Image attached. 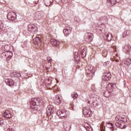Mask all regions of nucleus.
<instances>
[{
    "instance_id": "31",
    "label": "nucleus",
    "mask_w": 131,
    "mask_h": 131,
    "mask_svg": "<svg viewBox=\"0 0 131 131\" xmlns=\"http://www.w3.org/2000/svg\"><path fill=\"white\" fill-rule=\"evenodd\" d=\"M4 123H5L4 120L0 119V126H2V125H3Z\"/></svg>"
},
{
    "instance_id": "5",
    "label": "nucleus",
    "mask_w": 131,
    "mask_h": 131,
    "mask_svg": "<svg viewBox=\"0 0 131 131\" xmlns=\"http://www.w3.org/2000/svg\"><path fill=\"white\" fill-rule=\"evenodd\" d=\"M92 102L94 107L98 106L100 104L101 101L100 100V97L98 96L94 95L92 98Z\"/></svg>"
},
{
    "instance_id": "37",
    "label": "nucleus",
    "mask_w": 131,
    "mask_h": 131,
    "mask_svg": "<svg viewBox=\"0 0 131 131\" xmlns=\"http://www.w3.org/2000/svg\"><path fill=\"white\" fill-rule=\"evenodd\" d=\"M0 103H2V99H0Z\"/></svg>"
},
{
    "instance_id": "6",
    "label": "nucleus",
    "mask_w": 131,
    "mask_h": 131,
    "mask_svg": "<svg viewBox=\"0 0 131 131\" xmlns=\"http://www.w3.org/2000/svg\"><path fill=\"white\" fill-rule=\"evenodd\" d=\"M86 73H87L90 77L93 76V74H95V69H94V66H89L88 69H86Z\"/></svg>"
},
{
    "instance_id": "28",
    "label": "nucleus",
    "mask_w": 131,
    "mask_h": 131,
    "mask_svg": "<svg viewBox=\"0 0 131 131\" xmlns=\"http://www.w3.org/2000/svg\"><path fill=\"white\" fill-rule=\"evenodd\" d=\"M14 76H16V77H19V76H21V74L18 72H15L14 73Z\"/></svg>"
},
{
    "instance_id": "7",
    "label": "nucleus",
    "mask_w": 131,
    "mask_h": 131,
    "mask_svg": "<svg viewBox=\"0 0 131 131\" xmlns=\"http://www.w3.org/2000/svg\"><path fill=\"white\" fill-rule=\"evenodd\" d=\"M83 114L86 117H90L92 116V111L89 107H83Z\"/></svg>"
},
{
    "instance_id": "25",
    "label": "nucleus",
    "mask_w": 131,
    "mask_h": 131,
    "mask_svg": "<svg viewBox=\"0 0 131 131\" xmlns=\"http://www.w3.org/2000/svg\"><path fill=\"white\" fill-rule=\"evenodd\" d=\"M125 65H130L131 64V60L130 58H127L126 60L124 62Z\"/></svg>"
},
{
    "instance_id": "21",
    "label": "nucleus",
    "mask_w": 131,
    "mask_h": 131,
    "mask_svg": "<svg viewBox=\"0 0 131 131\" xmlns=\"http://www.w3.org/2000/svg\"><path fill=\"white\" fill-rule=\"evenodd\" d=\"M54 100L55 104H61V99H60V97H59V96H56L55 98H54Z\"/></svg>"
},
{
    "instance_id": "39",
    "label": "nucleus",
    "mask_w": 131,
    "mask_h": 131,
    "mask_svg": "<svg viewBox=\"0 0 131 131\" xmlns=\"http://www.w3.org/2000/svg\"><path fill=\"white\" fill-rule=\"evenodd\" d=\"M48 2H49V3H50V1H48Z\"/></svg>"
},
{
    "instance_id": "17",
    "label": "nucleus",
    "mask_w": 131,
    "mask_h": 131,
    "mask_svg": "<svg viewBox=\"0 0 131 131\" xmlns=\"http://www.w3.org/2000/svg\"><path fill=\"white\" fill-rule=\"evenodd\" d=\"M50 41L52 46H59L60 45V41L55 39H51Z\"/></svg>"
},
{
    "instance_id": "23",
    "label": "nucleus",
    "mask_w": 131,
    "mask_h": 131,
    "mask_svg": "<svg viewBox=\"0 0 131 131\" xmlns=\"http://www.w3.org/2000/svg\"><path fill=\"white\" fill-rule=\"evenodd\" d=\"M129 34H130V31L127 30L124 32L122 36L123 37H125L126 36L129 35Z\"/></svg>"
},
{
    "instance_id": "26",
    "label": "nucleus",
    "mask_w": 131,
    "mask_h": 131,
    "mask_svg": "<svg viewBox=\"0 0 131 131\" xmlns=\"http://www.w3.org/2000/svg\"><path fill=\"white\" fill-rule=\"evenodd\" d=\"M111 125V126H112V127H111V130H112V131L115 130V129L114 128V127L113 126V124L112 123H110V122L106 123V125Z\"/></svg>"
},
{
    "instance_id": "27",
    "label": "nucleus",
    "mask_w": 131,
    "mask_h": 131,
    "mask_svg": "<svg viewBox=\"0 0 131 131\" xmlns=\"http://www.w3.org/2000/svg\"><path fill=\"white\" fill-rule=\"evenodd\" d=\"M72 97L73 98V99H76V98H77V97H78V94H77V93H74L73 94H72Z\"/></svg>"
},
{
    "instance_id": "11",
    "label": "nucleus",
    "mask_w": 131,
    "mask_h": 131,
    "mask_svg": "<svg viewBox=\"0 0 131 131\" xmlns=\"http://www.w3.org/2000/svg\"><path fill=\"white\" fill-rule=\"evenodd\" d=\"M63 125L66 129H69L70 130V129H71L72 123L69 121H66L63 122Z\"/></svg>"
},
{
    "instance_id": "34",
    "label": "nucleus",
    "mask_w": 131,
    "mask_h": 131,
    "mask_svg": "<svg viewBox=\"0 0 131 131\" xmlns=\"http://www.w3.org/2000/svg\"><path fill=\"white\" fill-rule=\"evenodd\" d=\"M51 5V3H50L49 4H47V3H45V5L47 7H49V6Z\"/></svg>"
},
{
    "instance_id": "13",
    "label": "nucleus",
    "mask_w": 131,
    "mask_h": 131,
    "mask_svg": "<svg viewBox=\"0 0 131 131\" xmlns=\"http://www.w3.org/2000/svg\"><path fill=\"white\" fill-rule=\"evenodd\" d=\"M28 29L29 31L32 32L33 31L34 32H35V31H37V28L35 27V25L32 24H30L28 26Z\"/></svg>"
},
{
    "instance_id": "22",
    "label": "nucleus",
    "mask_w": 131,
    "mask_h": 131,
    "mask_svg": "<svg viewBox=\"0 0 131 131\" xmlns=\"http://www.w3.org/2000/svg\"><path fill=\"white\" fill-rule=\"evenodd\" d=\"M119 2H120V0H107V3L111 4L112 6L115 5L116 3H119Z\"/></svg>"
},
{
    "instance_id": "32",
    "label": "nucleus",
    "mask_w": 131,
    "mask_h": 131,
    "mask_svg": "<svg viewBox=\"0 0 131 131\" xmlns=\"http://www.w3.org/2000/svg\"><path fill=\"white\" fill-rule=\"evenodd\" d=\"M47 61H48V62H52V58L50 57H47Z\"/></svg>"
},
{
    "instance_id": "10",
    "label": "nucleus",
    "mask_w": 131,
    "mask_h": 131,
    "mask_svg": "<svg viewBox=\"0 0 131 131\" xmlns=\"http://www.w3.org/2000/svg\"><path fill=\"white\" fill-rule=\"evenodd\" d=\"M111 78V73L109 72H104L103 73V75L102 76V79L103 80H105L106 81H108Z\"/></svg>"
},
{
    "instance_id": "33",
    "label": "nucleus",
    "mask_w": 131,
    "mask_h": 131,
    "mask_svg": "<svg viewBox=\"0 0 131 131\" xmlns=\"http://www.w3.org/2000/svg\"><path fill=\"white\" fill-rule=\"evenodd\" d=\"M75 59H76V58H78V52L75 53Z\"/></svg>"
},
{
    "instance_id": "8",
    "label": "nucleus",
    "mask_w": 131,
    "mask_h": 131,
    "mask_svg": "<svg viewBox=\"0 0 131 131\" xmlns=\"http://www.w3.org/2000/svg\"><path fill=\"white\" fill-rule=\"evenodd\" d=\"M16 17H17V15L14 12H9L7 14V19L11 21H14L16 19Z\"/></svg>"
},
{
    "instance_id": "18",
    "label": "nucleus",
    "mask_w": 131,
    "mask_h": 131,
    "mask_svg": "<svg viewBox=\"0 0 131 131\" xmlns=\"http://www.w3.org/2000/svg\"><path fill=\"white\" fill-rule=\"evenodd\" d=\"M104 39L106 41H111L112 40V34L111 33H108L105 36Z\"/></svg>"
},
{
    "instance_id": "15",
    "label": "nucleus",
    "mask_w": 131,
    "mask_h": 131,
    "mask_svg": "<svg viewBox=\"0 0 131 131\" xmlns=\"http://www.w3.org/2000/svg\"><path fill=\"white\" fill-rule=\"evenodd\" d=\"M3 116H4L5 118L10 119V118L12 117V115L10 113V111H6L4 113Z\"/></svg>"
},
{
    "instance_id": "20",
    "label": "nucleus",
    "mask_w": 131,
    "mask_h": 131,
    "mask_svg": "<svg viewBox=\"0 0 131 131\" xmlns=\"http://www.w3.org/2000/svg\"><path fill=\"white\" fill-rule=\"evenodd\" d=\"M71 33V30L70 29L65 28L63 29V33L65 36H68L69 34H70Z\"/></svg>"
},
{
    "instance_id": "3",
    "label": "nucleus",
    "mask_w": 131,
    "mask_h": 131,
    "mask_svg": "<svg viewBox=\"0 0 131 131\" xmlns=\"http://www.w3.org/2000/svg\"><path fill=\"white\" fill-rule=\"evenodd\" d=\"M40 102V99H39V98H34L32 99L30 102L31 108L34 110L36 106H38V105H39Z\"/></svg>"
},
{
    "instance_id": "35",
    "label": "nucleus",
    "mask_w": 131,
    "mask_h": 131,
    "mask_svg": "<svg viewBox=\"0 0 131 131\" xmlns=\"http://www.w3.org/2000/svg\"><path fill=\"white\" fill-rule=\"evenodd\" d=\"M88 126H85V125H84V127L86 128V129H89V124H86Z\"/></svg>"
},
{
    "instance_id": "2",
    "label": "nucleus",
    "mask_w": 131,
    "mask_h": 131,
    "mask_svg": "<svg viewBox=\"0 0 131 131\" xmlns=\"http://www.w3.org/2000/svg\"><path fill=\"white\" fill-rule=\"evenodd\" d=\"M112 95H113V88L112 84L109 83L107 85V90L104 92V96L105 98H109V97L112 96Z\"/></svg>"
},
{
    "instance_id": "14",
    "label": "nucleus",
    "mask_w": 131,
    "mask_h": 131,
    "mask_svg": "<svg viewBox=\"0 0 131 131\" xmlns=\"http://www.w3.org/2000/svg\"><path fill=\"white\" fill-rule=\"evenodd\" d=\"M34 43L35 45H37L38 46H40V42H41V40L39 37H36L33 39Z\"/></svg>"
},
{
    "instance_id": "38",
    "label": "nucleus",
    "mask_w": 131,
    "mask_h": 131,
    "mask_svg": "<svg viewBox=\"0 0 131 131\" xmlns=\"http://www.w3.org/2000/svg\"><path fill=\"white\" fill-rule=\"evenodd\" d=\"M118 61H119V60H116V62H118Z\"/></svg>"
},
{
    "instance_id": "36",
    "label": "nucleus",
    "mask_w": 131,
    "mask_h": 131,
    "mask_svg": "<svg viewBox=\"0 0 131 131\" xmlns=\"http://www.w3.org/2000/svg\"><path fill=\"white\" fill-rule=\"evenodd\" d=\"M66 3H70V0H65Z\"/></svg>"
},
{
    "instance_id": "12",
    "label": "nucleus",
    "mask_w": 131,
    "mask_h": 131,
    "mask_svg": "<svg viewBox=\"0 0 131 131\" xmlns=\"http://www.w3.org/2000/svg\"><path fill=\"white\" fill-rule=\"evenodd\" d=\"M5 82L6 83L7 85H9V86H12V85H13L15 83L14 82V80L12 79H6L5 80Z\"/></svg>"
},
{
    "instance_id": "30",
    "label": "nucleus",
    "mask_w": 131,
    "mask_h": 131,
    "mask_svg": "<svg viewBox=\"0 0 131 131\" xmlns=\"http://www.w3.org/2000/svg\"><path fill=\"white\" fill-rule=\"evenodd\" d=\"M109 63H110L109 61H105V62H104L103 66L105 67H106V66H108V65H109Z\"/></svg>"
},
{
    "instance_id": "24",
    "label": "nucleus",
    "mask_w": 131,
    "mask_h": 131,
    "mask_svg": "<svg viewBox=\"0 0 131 131\" xmlns=\"http://www.w3.org/2000/svg\"><path fill=\"white\" fill-rule=\"evenodd\" d=\"M85 48L84 47H81V49L80 50L81 54L82 56H85L86 55V53L85 52Z\"/></svg>"
},
{
    "instance_id": "29",
    "label": "nucleus",
    "mask_w": 131,
    "mask_h": 131,
    "mask_svg": "<svg viewBox=\"0 0 131 131\" xmlns=\"http://www.w3.org/2000/svg\"><path fill=\"white\" fill-rule=\"evenodd\" d=\"M5 131H15L13 128L10 127H6L5 128Z\"/></svg>"
},
{
    "instance_id": "19",
    "label": "nucleus",
    "mask_w": 131,
    "mask_h": 131,
    "mask_svg": "<svg viewBox=\"0 0 131 131\" xmlns=\"http://www.w3.org/2000/svg\"><path fill=\"white\" fill-rule=\"evenodd\" d=\"M46 112L49 116L52 114V113H53V108H52V107H51V106H49L47 107Z\"/></svg>"
},
{
    "instance_id": "16",
    "label": "nucleus",
    "mask_w": 131,
    "mask_h": 131,
    "mask_svg": "<svg viewBox=\"0 0 131 131\" xmlns=\"http://www.w3.org/2000/svg\"><path fill=\"white\" fill-rule=\"evenodd\" d=\"M121 123L120 124H125V122L127 121V117L122 115L121 117Z\"/></svg>"
},
{
    "instance_id": "4",
    "label": "nucleus",
    "mask_w": 131,
    "mask_h": 131,
    "mask_svg": "<svg viewBox=\"0 0 131 131\" xmlns=\"http://www.w3.org/2000/svg\"><path fill=\"white\" fill-rule=\"evenodd\" d=\"M115 120L116 121L115 123V125L117 126V127L121 128V129H123V128H125V127H126V125H125V124H120L121 121V117H119V116H116L115 117Z\"/></svg>"
},
{
    "instance_id": "9",
    "label": "nucleus",
    "mask_w": 131,
    "mask_h": 131,
    "mask_svg": "<svg viewBox=\"0 0 131 131\" xmlns=\"http://www.w3.org/2000/svg\"><path fill=\"white\" fill-rule=\"evenodd\" d=\"M56 114L61 119L66 118V116H67V114H66V112L65 111L58 110L57 111Z\"/></svg>"
},
{
    "instance_id": "1",
    "label": "nucleus",
    "mask_w": 131,
    "mask_h": 131,
    "mask_svg": "<svg viewBox=\"0 0 131 131\" xmlns=\"http://www.w3.org/2000/svg\"><path fill=\"white\" fill-rule=\"evenodd\" d=\"M34 19L36 20L40 24H43L46 19L43 18V14L40 12H37L33 14Z\"/></svg>"
}]
</instances>
